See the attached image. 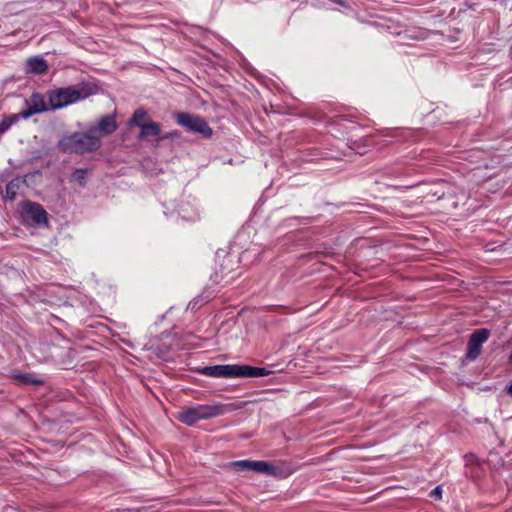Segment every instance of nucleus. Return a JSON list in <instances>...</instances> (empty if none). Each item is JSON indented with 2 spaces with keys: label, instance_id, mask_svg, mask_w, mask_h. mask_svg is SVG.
I'll list each match as a JSON object with an SVG mask.
<instances>
[{
  "label": "nucleus",
  "instance_id": "nucleus-3",
  "mask_svg": "<svg viewBox=\"0 0 512 512\" xmlns=\"http://www.w3.org/2000/svg\"><path fill=\"white\" fill-rule=\"evenodd\" d=\"M102 141L88 128L85 132H75L64 136L59 141V148L65 153L84 154L96 151L100 148Z\"/></svg>",
  "mask_w": 512,
  "mask_h": 512
},
{
  "label": "nucleus",
  "instance_id": "nucleus-20",
  "mask_svg": "<svg viewBox=\"0 0 512 512\" xmlns=\"http://www.w3.org/2000/svg\"><path fill=\"white\" fill-rule=\"evenodd\" d=\"M441 493H442V489H441V487H440V486H437V487H435V488L430 492V496L440 498V497H441Z\"/></svg>",
  "mask_w": 512,
  "mask_h": 512
},
{
  "label": "nucleus",
  "instance_id": "nucleus-1",
  "mask_svg": "<svg viewBox=\"0 0 512 512\" xmlns=\"http://www.w3.org/2000/svg\"><path fill=\"white\" fill-rule=\"evenodd\" d=\"M240 408L235 403H213V404H200L182 408L177 413V419L188 425L192 426L200 420H208L218 416H222Z\"/></svg>",
  "mask_w": 512,
  "mask_h": 512
},
{
  "label": "nucleus",
  "instance_id": "nucleus-12",
  "mask_svg": "<svg viewBox=\"0 0 512 512\" xmlns=\"http://www.w3.org/2000/svg\"><path fill=\"white\" fill-rule=\"evenodd\" d=\"M252 471L266 475H276L278 468L266 461H252Z\"/></svg>",
  "mask_w": 512,
  "mask_h": 512
},
{
  "label": "nucleus",
  "instance_id": "nucleus-4",
  "mask_svg": "<svg viewBox=\"0 0 512 512\" xmlns=\"http://www.w3.org/2000/svg\"><path fill=\"white\" fill-rule=\"evenodd\" d=\"M176 121L188 131L199 133L204 137H210L212 135V129L209 127L207 122L198 115L177 113Z\"/></svg>",
  "mask_w": 512,
  "mask_h": 512
},
{
  "label": "nucleus",
  "instance_id": "nucleus-2",
  "mask_svg": "<svg viewBox=\"0 0 512 512\" xmlns=\"http://www.w3.org/2000/svg\"><path fill=\"white\" fill-rule=\"evenodd\" d=\"M97 87L90 83H79L74 86L57 88L49 91L48 100L52 109H61L78 101L85 100L95 94Z\"/></svg>",
  "mask_w": 512,
  "mask_h": 512
},
{
  "label": "nucleus",
  "instance_id": "nucleus-16",
  "mask_svg": "<svg viewBox=\"0 0 512 512\" xmlns=\"http://www.w3.org/2000/svg\"><path fill=\"white\" fill-rule=\"evenodd\" d=\"M147 119V112L143 109L135 110L132 118L129 121L130 125H135L138 127H142L145 123L144 121Z\"/></svg>",
  "mask_w": 512,
  "mask_h": 512
},
{
  "label": "nucleus",
  "instance_id": "nucleus-10",
  "mask_svg": "<svg viewBox=\"0 0 512 512\" xmlns=\"http://www.w3.org/2000/svg\"><path fill=\"white\" fill-rule=\"evenodd\" d=\"M26 70L31 74H43L48 70V64L42 57H31L26 61Z\"/></svg>",
  "mask_w": 512,
  "mask_h": 512
},
{
  "label": "nucleus",
  "instance_id": "nucleus-11",
  "mask_svg": "<svg viewBox=\"0 0 512 512\" xmlns=\"http://www.w3.org/2000/svg\"><path fill=\"white\" fill-rule=\"evenodd\" d=\"M240 377L256 378L270 375L271 371L266 368L253 367L249 365H240Z\"/></svg>",
  "mask_w": 512,
  "mask_h": 512
},
{
  "label": "nucleus",
  "instance_id": "nucleus-6",
  "mask_svg": "<svg viewBox=\"0 0 512 512\" xmlns=\"http://www.w3.org/2000/svg\"><path fill=\"white\" fill-rule=\"evenodd\" d=\"M489 337V331L486 329L476 330L470 337L467 344V358L470 360L476 359L481 351V346L487 341Z\"/></svg>",
  "mask_w": 512,
  "mask_h": 512
},
{
  "label": "nucleus",
  "instance_id": "nucleus-17",
  "mask_svg": "<svg viewBox=\"0 0 512 512\" xmlns=\"http://www.w3.org/2000/svg\"><path fill=\"white\" fill-rule=\"evenodd\" d=\"M230 466L239 471H252V460L233 461Z\"/></svg>",
  "mask_w": 512,
  "mask_h": 512
},
{
  "label": "nucleus",
  "instance_id": "nucleus-7",
  "mask_svg": "<svg viewBox=\"0 0 512 512\" xmlns=\"http://www.w3.org/2000/svg\"><path fill=\"white\" fill-rule=\"evenodd\" d=\"M23 215L27 221H31L34 224H42L47 222V212L36 203L24 202L23 203Z\"/></svg>",
  "mask_w": 512,
  "mask_h": 512
},
{
  "label": "nucleus",
  "instance_id": "nucleus-13",
  "mask_svg": "<svg viewBox=\"0 0 512 512\" xmlns=\"http://www.w3.org/2000/svg\"><path fill=\"white\" fill-rule=\"evenodd\" d=\"M161 128L160 125L156 122H149L144 124L141 127V132L139 137L142 139H146L149 137H156L160 134Z\"/></svg>",
  "mask_w": 512,
  "mask_h": 512
},
{
  "label": "nucleus",
  "instance_id": "nucleus-14",
  "mask_svg": "<svg viewBox=\"0 0 512 512\" xmlns=\"http://www.w3.org/2000/svg\"><path fill=\"white\" fill-rule=\"evenodd\" d=\"M14 380L19 384H41L42 381L38 380L34 377V375L29 373H17L13 375Z\"/></svg>",
  "mask_w": 512,
  "mask_h": 512
},
{
  "label": "nucleus",
  "instance_id": "nucleus-18",
  "mask_svg": "<svg viewBox=\"0 0 512 512\" xmlns=\"http://www.w3.org/2000/svg\"><path fill=\"white\" fill-rule=\"evenodd\" d=\"M17 118H18V115H12V116L4 118L0 122V135L5 133L12 126V124L17 120Z\"/></svg>",
  "mask_w": 512,
  "mask_h": 512
},
{
  "label": "nucleus",
  "instance_id": "nucleus-21",
  "mask_svg": "<svg viewBox=\"0 0 512 512\" xmlns=\"http://www.w3.org/2000/svg\"><path fill=\"white\" fill-rule=\"evenodd\" d=\"M508 393L512 396V383L507 389Z\"/></svg>",
  "mask_w": 512,
  "mask_h": 512
},
{
  "label": "nucleus",
  "instance_id": "nucleus-19",
  "mask_svg": "<svg viewBox=\"0 0 512 512\" xmlns=\"http://www.w3.org/2000/svg\"><path fill=\"white\" fill-rule=\"evenodd\" d=\"M87 174L86 169H77L74 173L76 181L79 182L80 185H84V180Z\"/></svg>",
  "mask_w": 512,
  "mask_h": 512
},
{
  "label": "nucleus",
  "instance_id": "nucleus-9",
  "mask_svg": "<svg viewBox=\"0 0 512 512\" xmlns=\"http://www.w3.org/2000/svg\"><path fill=\"white\" fill-rule=\"evenodd\" d=\"M26 107L27 108L25 110L19 113V116L24 119L47 110L44 98L39 93H34L31 95V97L26 101Z\"/></svg>",
  "mask_w": 512,
  "mask_h": 512
},
{
  "label": "nucleus",
  "instance_id": "nucleus-15",
  "mask_svg": "<svg viewBox=\"0 0 512 512\" xmlns=\"http://www.w3.org/2000/svg\"><path fill=\"white\" fill-rule=\"evenodd\" d=\"M22 181L20 179H13L6 185V197L10 200L15 199Z\"/></svg>",
  "mask_w": 512,
  "mask_h": 512
},
{
  "label": "nucleus",
  "instance_id": "nucleus-8",
  "mask_svg": "<svg viewBox=\"0 0 512 512\" xmlns=\"http://www.w3.org/2000/svg\"><path fill=\"white\" fill-rule=\"evenodd\" d=\"M92 133L101 139L112 134L117 129V123L113 116L107 115L99 119L97 124L89 126Z\"/></svg>",
  "mask_w": 512,
  "mask_h": 512
},
{
  "label": "nucleus",
  "instance_id": "nucleus-5",
  "mask_svg": "<svg viewBox=\"0 0 512 512\" xmlns=\"http://www.w3.org/2000/svg\"><path fill=\"white\" fill-rule=\"evenodd\" d=\"M240 365L225 364L206 366L201 369V374L213 378H240Z\"/></svg>",
  "mask_w": 512,
  "mask_h": 512
}]
</instances>
